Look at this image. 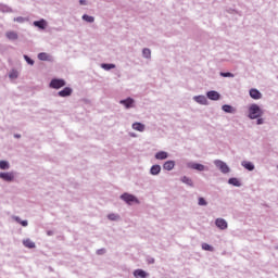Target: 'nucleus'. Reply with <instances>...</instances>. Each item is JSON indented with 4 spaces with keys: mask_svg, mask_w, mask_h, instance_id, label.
Instances as JSON below:
<instances>
[{
    "mask_svg": "<svg viewBox=\"0 0 278 278\" xmlns=\"http://www.w3.org/2000/svg\"><path fill=\"white\" fill-rule=\"evenodd\" d=\"M241 166H243V168H245V170H250V172L255 170V165L251 161H243L241 163Z\"/></svg>",
    "mask_w": 278,
    "mask_h": 278,
    "instance_id": "6ab92c4d",
    "label": "nucleus"
},
{
    "mask_svg": "<svg viewBox=\"0 0 278 278\" xmlns=\"http://www.w3.org/2000/svg\"><path fill=\"white\" fill-rule=\"evenodd\" d=\"M108 218H109V220L116 222V220H121V215H118L116 213H111L108 215Z\"/></svg>",
    "mask_w": 278,
    "mask_h": 278,
    "instance_id": "7c9ffc66",
    "label": "nucleus"
},
{
    "mask_svg": "<svg viewBox=\"0 0 278 278\" xmlns=\"http://www.w3.org/2000/svg\"><path fill=\"white\" fill-rule=\"evenodd\" d=\"M119 199L124 201V203H126L127 205H134V203H136L137 205H140V200H138L136 195L128 192L123 193L119 197Z\"/></svg>",
    "mask_w": 278,
    "mask_h": 278,
    "instance_id": "f03ea898",
    "label": "nucleus"
},
{
    "mask_svg": "<svg viewBox=\"0 0 278 278\" xmlns=\"http://www.w3.org/2000/svg\"><path fill=\"white\" fill-rule=\"evenodd\" d=\"M16 175L14 172H0V179L5 181L7 184H12L14 181Z\"/></svg>",
    "mask_w": 278,
    "mask_h": 278,
    "instance_id": "39448f33",
    "label": "nucleus"
},
{
    "mask_svg": "<svg viewBox=\"0 0 278 278\" xmlns=\"http://www.w3.org/2000/svg\"><path fill=\"white\" fill-rule=\"evenodd\" d=\"M202 250L210 251L211 253H213L214 247L210 245L208 243H202Z\"/></svg>",
    "mask_w": 278,
    "mask_h": 278,
    "instance_id": "473e14b6",
    "label": "nucleus"
},
{
    "mask_svg": "<svg viewBox=\"0 0 278 278\" xmlns=\"http://www.w3.org/2000/svg\"><path fill=\"white\" fill-rule=\"evenodd\" d=\"M180 181L182 184H186V186H190V188H194V181H192V178L188 177V176H184L180 178Z\"/></svg>",
    "mask_w": 278,
    "mask_h": 278,
    "instance_id": "aec40b11",
    "label": "nucleus"
},
{
    "mask_svg": "<svg viewBox=\"0 0 278 278\" xmlns=\"http://www.w3.org/2000/svg\"><path fill=\"white\" fill-rule=\"evenodd\" d=\"M169 154L166 151H159L154 154V159L159 161L168 160Z\"/></svg>",
    "mask_w": 278,
    "mask_h": 278,
    "instance_id": "2eb2a0df",
    "label": "nucleus"
},
{
    "mask_svg": "<svg viewBox=\"0 0 278 278\" xmlns=\"http://www.w3.org/2000/svg\"><path fill=\"white\" fill-rule=\"evenodd\" d=\"M130 138H138V135L136 132H129Z\"/></svg>",
    "mask_w": 278,
    "mask_h": 278,
    "instance_id": "79ce46f5",
    "label": "nucleus"
},
{
    "mask_svg": "<svg viewBox=\"0 0 278 278\" xmlns=\"http://www.w3.org/2000/svg\"><path fill=\"white\" fill-rule=\"evenodd\" d=\"M79 4H80V5H88V1H86V0H79Z\"/></svg>",
    "mask_w": 278,
    "mask_h": 278,
    "instance_id": "ea45409f",
    "label": "nucleus"
},
{
    "mask_svg": "<svg viewBox=\"0 0 278 278\" xmlns=\"http://www.w3.org/2000/svg\"><path fill=\"white\" fill-rule=\"evenodd\" d=\"M187 168H190L191 170H198L199 173H203L204 170H207V167L205 165L194 162H188Z\"/></svg>",
    "mask_w": 278,
    "mask_h": 278,
    "instance_id": "423d86ee",
    "label": "nucleus"
},
{
    "mask_svg": "<svg viewBox=\"0 0 278 278\" xmlns=\"http://www.w3.org/2000/svg\"><path fill=\"white\" fill-rule=\"evenodd\" d=\"M160 173H162L161 165L155 164L150 167V175H152L153 177H157V175H160Z\"/></svg>",
    "mask_w": 278,
    "mask_h": 278,
    "instance_id": "dca6fc26",
    "label": "nucleus"
},
{
    "mask_svg": "<svg viewBox=\"0 0 278 278\" xmlns=\"http://www.w3.org/2000/svg\"><path fill=\"white\" fill-rule=\"evenodd\" d=\"M12 220H15V223H18V225H22V227H27V225H29V223L27 220H23L21 219V217L13 215L12 216Z\"/></svg>",
    "mask_w": 278,
    "mask_h": 278,
    "instance_id": "393cba45",
    "label": "nucleus"
},
{
    "mask_svg": "<svg viewBox=\"0 0 278 278\" xmlns=\"http://www.w3.org/2000/svg\"><path fill=\"white\" fill-rule=\"evenodd\" d=\"M34 27H37L38 29H47V20L41 18L39 21L33 22Z\"/></svg>",
    "mask_w": 278,
    "mask_h": 278,
    "instance_id": "ddd939ff",
    "label": "nucleus"
},
{
    "mask_svg": "<svg viewBox=\"0 0 278 278\" xmlns=\"http://www.w3.org/2000/svg\"><path fill=\"white\" fill-rule=\"evenodd\" d=\"M213 164L218 168V170H220V173H223V175L231 173V168L224 161L215 160Z\"/></svg>",
    "mask_w": 278,
    "mask_h": 278,
    "instance_id": "7ed1b4c3",
    "label": "nucleus"
},
{
    "mask_svg": "<svg viewBox=\"0 0 278 278\" xmlns=\"http://www.w3.org/2000/svg\"><path fill=\"white\" fill-rule=\"evenodd\" d=\"M264 116V110L257 104L252 103L248 108V117L250 121H255V118H262Z\"/></svg>",
    "mask_w": 278,
    "mask_h": 278,
    "instance_id": "f257e3e1",
    "label": "nucleus"
},
{
    "mask_svg": "<svg viewBox=\"0 0 278 278\" xmlns=\"http://www.w3.org/2000/svg\"><path fill=\"white\" fill-rule=\"evenodd\" d=\"M132 275L135 278H149V273H147L144 269H135Z\"/></svg>",
    "mask_w": 278,
    "mask_h": 278,
    "instance_id": "f8f14e48",
    "label": "nucleus"
},
{
    "mask_svg": "<svg viewBox=\"0 0 278 278\" xmlns=\"http://www.w3.org/2000/svg\"><path fill=\"white\" fill-rule=\"evenodd\" d=\"M228 184L230 186H235L236 188H240V186H242V184L240 182V180H238V178H229Z\"/></svg>",
    "mask_w": 278,
    "mask_h": 278,
    "instance_id": "cd10ccee",
    "label": "nucleus"
},
{
    "mask_svg": "<svg viewBox=\"0 0 278 278\" xmlns=\"http://www.w3.org/2000/svg\"><path fill=\"white\" fill-rule=\"evenodd\" d=\"M5 37L9 39V40H18V34L14 30H9L5 33Z\"/></svg>",
    "mask_w": 278,
    "mask_h": 278,
    "instance_id": "412c9836",
    "label": "nucleus"
},
{
    "mask_svg": "<svg viewBox=\"0 0 278 278\" xmlns=\"http://www.w3.org/2000/svg\"><path fill=\"white\" fill-rule=\"evenodd\" d=\"M38 60L41 62H53V56L49 53L41 52L37 55Z\"/></svg>",
    "mask_w": 278,
    "mask_h": 278,
    "instance_id": "9b49d317",
    "label": "nucleus"
},
{
    "mask_svg": "<svg viewBox=\"0 0 278 278\" xmlns=\"http://www.w3.org/2000/svg\"><path fill=\"white\" fill-rule=\"evenodd\" d=\"M215 226L217 227V229L225 231V229H228L229 224L225 220V218L219 217L215 219Z\"/></svg>",
    "mask_w": 278,
    "mask_h": 278,
    "instance_id": "6e6552de",
    "label": "nucleus"
},
{
    "mask_svg": "<svg viewBox=\"0 0 278 278\" xmlns=\"http://www.w3.org/2000/svg\"><path fill=\"white\" fill-rule=\"evenodd\" d=\"M206 97L210 99V101H220V93L216 90L207 91Z\"/></svg>",
    "mask_w": 278,
    "mask_h": 278,
    "instance_id": "1a4fd4ad",
    "label": "nucleus"
},
{
    "mask_svg": "<svg viewBox=\"0 0 278 278\" xmlns=\"http://www.w3.org/2000/svg\"><path fill=\"white\" fill-rule=\"evenodd\" d=\"M198 205H200V207H206L207 201L205 200V198H199Z\"/></svg>",
    "mask_w": 278,
    "mask_h": 278,
    "instance_id": "c9c22d12",
    "label": "nucleus"
},
{
    "mask_svg": "<svg viewBox=\"0 0 278 278\" xmlns=\"http://www.w3.org/2000/svg\"><path fill=\"white\" fill-rule=\"evenodd\" d=\"M131 129L135 131H139L140 134H143V131L147 129V126L140 122H135L131 124Z\"/></svg>",
    "mask_w": 278,
    "mask_h": 278,
    "instance_id": "9d476101",
    "label": "nucleus"
},
{
    "mask_svg": "<svg viewBox=\"0 0 278 278\" xmlns=\"http://www.w3.org/2000/svg\"><path fill=\"white\" fill-rule=\"evenodd\" d=\"M249 94L251 99H254L255 101L262 99V92L255 88L250 89Z\"/></svg>",
    "mask_w": 278,
    "mask_h": 278,
    "instance_id": "4468645a",
    "label": "nucleus"
},
{
    "mask_svg": "<svg viewBox=\"0 0 278 278\" xmlns=\"http://www.w3.org/2000/svg\"><path fill=\"white\" fill-rule=\"evenodd\" d=\"M0 170H10V161L0 160Z\"/></svg>",
    "mask_w": 278,
    "mask_h": 278,
    "instance_id": "bb28decb",
    "label": "nucleus"
},
{
    "mask_svg": "<svg viewBox=\"0 0 278 278\" xmlns=\"http://www.w3.org/2000/svg\"><path fill=\"white\" fill-rule=\"evenodd\" d=\"M10 79H17L18 78V72L13 70L9 74Z\"/></svg>",
    "mask_w": 278,
    "mask_h": 278,
    "instance_id": "e433bc0d",
    "label": "nucleus"
},
{
    "mask_svg": "<svg viewBox=\"0 0 278 278\" xmlns=\"http://www.w3.org/2000/svg\"><path fill=\"white\" fill-rule=\"evenodd\" d=\"M14 138H21V135L16 134L14 135Z\"/></svg>",
    "mask_w": 278,
    "mask_h": 278,
    "instance_id": "a18cd8bd",
    "label": "nucleus"
},
{
    "mask_svg": "<svg viewBox=\"0 0 278 278\" xmlns=\"http://www.w3.org/2000/svg\"><path fill=\"white\" fill-rule=\"evenodd\" d=\"M73 94V89L71 87H65L63 90L58 92L59 97H71Z\"/></svg>",
    "mask_w": 278,
    "mask_h": 278,
    "instance_id": "a211bd4d",
    "label": "nucleus"
},
{
    "mask_svg": "<svg viewBox=\"0 0 278 278\" xmlns=\"http://www.w3.org/2000/svg\"><path fill=\"white\" fill-rule=\"evenodd\" d=\"M276 249L278 250V247H276Z\"/></svg>",
    "mask_w": 278,
    "mask_h": 278,
    "instance_id": "49530a36",
    "label": "nucleus"
},
{
    "mask_svg": "<svg viewBox=\"0 0 278 278\" xmlns=\"http://www.w3.org/2000/svg\"><path fill=\"white\" fill-rule=\"evenodd\" d=\"M50 88H53L54 90H60V88H64L66 86V80L62 78H53L50 84Z\"/></svg>",
    "mask_w": 278,
    "mask_h": 278,
    "instance_id": "20e7f679",
    "label": "nucleus"
},
{
    "mask_svg": "<svg viewBox=\"0 0 278 278\" xmlns=\"http://www.w3.org/2000/svg\"><path fill=\"white\" fill-rule=\"evenodd\" d=\"M15 23H27V21H29L27 17H23V16H18V17H14L13 20Z\"/></svg>",
    "mask_w": 278,
    "mask_h": 278,
    "instance_id": "72a5a7b5",
    "label": "nucleus"
},
{
    "mask_svg": "<svg viewBox=\"0 0 278 278\" xmlns=\"http://www.w3.org/2000/svg\"><path fill=\"white\" fill-rule=\"evenodd\" d=\"M142 58H144L146 60H151V49L144 48L142 50Z\"/></svg>",
    "mask_w": 278,
    "mask_h": 278,
    "instance_id": "c756f323",
    "label": "nucleus"
},
{
    "mask_svg": "<svg viewBox=\"0 0 278 278\" xmlns=\"http://www.w3.org/2000/svg\"><path fill=\"white\" fill-rule=\"evenodd\" d=\"M101 68H103V71H112V68H116V65L113 63H102Z\"/></svg>",
    "mask_w": 278,
    "mask_h": 278,
    "instance_id": "c85d7f7f",
    "label": "nucleus"
},
{
    "mask_svg": "<svg viewBox=\"0 0 278 278\" xmlns=\"http://www.w3.org/2000/svg\"><path fill=\"white\" fill-rule=\"evenodd\" d=\"M193 101L199 103V105H207V97L205 96H194Z\"/></svg>",
    "mask_w": 278,
    "mask_h": 278,
    "instance_id": "f3484780",
    "label": "nucleus"
},
{
    "mask_svg": "<svg viewBox=\"0 0 278 278\" xmlns=\"http://www.w3.org/2000/svg\"><path fill=\"white\" fill-rule=\"evenodd\" d=\"M47 233H48V236H53V231H51V230L48 231Z\"/></svg>",
    "mask_w": 278,
    "mask_h": 278,
    "instance_id": "c03bdc74",
    "label": "nucleus"
},
{
    "mask_svg": "<svg viewBox=\"0 0 278 278\" xmlns=\"http://www.w3.org/2000/svg\"><path fill=\"white\" fill-rule=\"evenodd\" d=\"M119 104L124 105L125 110H131V108H136V100H134L131 97H128L124 100H121Z\"/></svg>",
    "mask_w": 278,
    "mask_h": 278,
    "instance_id": "0eeeda50",
    "label": "nucleus"
},
{
    "mask_svg": "<svg viewBox=\"0 0 278 278\" xmlns=\"http://www.w3.org/2000/svg\"><path fill=\"white\" fill-rule=\"evenodd\" d=\"M83 21H86V23H93L94 22V16H90L88 14L83 15Z\"/></svg>",
    "mask_w": 278,
    "mask_h": 278,
    "instance_id": "2f4dec72",
    "label": "nucleus"
},
{
    "mask_svg": "<svg viewBox=\"0 0 278 278\" xmlns=\"http://www.w3.org/2000/svg\"><path fill=\"white\" fill-rule=\"evenodd\" d=\"M12 220H15V223H18V225H22V227H27V225H29V223L27 220H23L21 219V217L13 215L12 216Z\"/></svg>",
    "mask_w": 278,
    "mask_h": 278,
    "instance_id": "b1692460",
    "label": "nucleus"
},
{
    "mask_svg": "<svg viewBox=\"0 0 278 278\" xmlns=\"http://www.w3.org/2000/svg\"><path fill=\"white\" fill-rule=\"evenodd\" d=\"M23 244L26 249H36V243L31 239H24Z\"/></svg>",
    "mask_w": 278,
    "mask_h": 278,
    "instance_id": "a878e982",
    "label": "nucleus"
},
{
    "mask_svg": "<svg viewBox=\"0 0 278 278\" xmlns=\"http://www.w3.org/2000/svg\"><path fill=\"white\" fill-rule=\"evenodd\" d=\"M97 253H98V255H103L105 253V250L100 249V250L97 251Z\"/></svg>",
    "mask_w": 278,
    "mask_h": 278,
    "instance_id": "a19ab883",
    "label": "nucleus"
},
{
    "mask_svg": "<svg viewBox=\"0 0 278 278\" xmlns=\"http://www.w3.org/2000/svg\"><path fill=\"white\" fill-rule=\"evenodd\" d=\"M173 168H175V161H166L163 164V169L164 170H173Z\"/></svg>",
    "mask_w": 278,
    "mask_h": 278,
    "instance_id": "5701e85b",
    "label": "nucleus"
},
{
    "mask_svg": "<svg viewBox=\"0 0 278 278\" xmlns=\"http://www.w3.org/2000/svg\"><path fill=\"white\" fill-rule=\"evenodd\" d=\"M149 262H150V264H154V263H155V260H154V258H151Z\"/></svg>",
    "mask_w": 278,
    "mask_h": 278,
    "instance_id": "37998d69",
    "label": "nucleus"
},
{
    "mask_svg": "<svg viewBox=\"0 0 278 278\" xmlns=\"http://www.w3.org/2000/svg\"><path fill=\"white\" fill-rule=\"evenodd\" d=\"M222 110L223 112H226V114H233L236 112V109L229 104H224Z\"/></svg>",
    "mask_w": 278,
    "mask_h": 278,
    "instance_id": "4be33fe9",
    "label": "nucleus"
},
{
    "mask_svg": "<svg viewBox=\"0 0 278 278\" xmlns=\"http://www.w3.org/2000/svg\"><path fill=\"white\" fill-rule=\"evenodd\" d=\"M24 60H25V62H26L27 64H29V66H34L35 61H34V59L29 58V55L24 54Z\"/></svg>",
    "mask_w": 278,
    "mask_h": 278,
    "instance_id": "f704fd0d",
    "label": "nucleus"
},
{
    "mask_svg": "<svg viewBox=\"0 0 278 278\" xmlns=\"http://www.w3.org/2000/svg\"><path fill=\"white\" fill-rule=\"evenodd\" d=\"M256 125H264V118L262 117L256 118Z\"/></svg>",
    "mask_w": 278,
    "mask_h": 278,
    "instance_id": "58836bf2",
    "label": "nucleus"
},
{
    "mask_svg": "<svg viewBox=\"0 0 278 278\" xmlns=\"http://www.w3.org/2000/svg\"><path fill=\"white\" fill-rule=\"evenodd\" d=\"M220 77H235L231 72H220Z\"/></svg>",
    "mask_w": 278,
    "mask_h": 278,
    "instance_id": "4c0bfd02",
    "label": "nucleus"
}]
</instances>
